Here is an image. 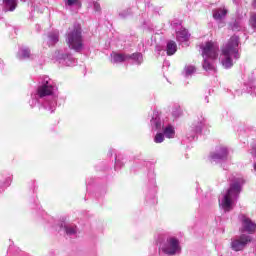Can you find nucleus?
Wrapping results in <instances>:
<instances>
[{
	"mask_svg": "<svg viewBox=\"0 0 256 256\" xmlns=\"http://www.w3.org/2000/svg\"><path fill=\"white\" fill-rule=\"evenodd\" d=\"M66 7H73V5H77L79 0H64Z\"/></svg>",
	"mask_w": 256,
	"mask_h": 256,
	"instance_id": "obj_27",
	"label": "nucleus"
},
{
	"mask_svg": "<svg viewBox=\"0 0 256 256\" xmlns=\"http://www.w3.org/2000/svg\"><path fill=\"white\" fill-rule=\"evenodd\" d=\"M245 181L243 178H236L230 185V188L220 195L219 205L225 213H229L232 211L235 206V201L239 197V193H241V187L243 186Z\"/></svg>",
	"mask_w": 256,
	"mask_h": 256,
	"instance_id": "obj_1",
	"label": "nucleus"
},
{
	"mask_svg": "<svg viewBox=\"0 0 256 256\" xmlns=\"http://www.w3.org/2000/svg\"><path fill=\"white\" fill-rule=\"evenodd\" d=\"M252 5L253 7H256V0L253 1Z\"/></svg>",
	"mask_w": 256,
	"mask_h": 256,
	"instance_id": "obj_32",
	"label": "nucleus"
},
{
	"mask_svg": "<svg viewBox=\"0 0 256 256\" xmlns=\"http://www.w3.org/2000/svg\"><path fill=\"white\" fill-rule=\"evenodd\" d=\"M253 238L247 234H242L236 238H234L231 242V249L233 251H243L245 247H247L248 243H251Z\"/></svg>",
	"mask_w": 256,
	"mask_h": 256,
	"instance_id": "obj_6",
	"label": "nucleus"
},
{
	"mask_svg": "<svg viewBox=\"0 0 256 256\" xmlns=\"http://www.w3.org/2000/svg\"><path fill=\"white\" fill-rule=\"evenodd\" d=\"M165 141V134L159 132L154 137V142L156 143H163Z\"/></svg>",
	"mask_w": 256,
	"mask_h": 256,
	"instance_id": "obj_24",
	"label": "nucleus"
},
{
	"mask_svg": "<svg viewBox=\"0 0 256 256\" xmlns=\"http://www.w3.org/2000/svg\"><path fill=\"white\" fill-rule=\"evenodd\" d=\"M93 7L97 13L101 12V5L98 2H94Z\"/></svg>",
	"mask_w": 256,
	"mask_h": 256,
	"instance_id": "obj_30",
	"label": "nucleus"
},
{
	"mask_svg": "<svg viewBox=\"0 0 256 256\" xmlns=\"http://www.w3.org/2000/svg\"><path fill=\"white\" fill-rule=\"evenodd\" d=\"M62 63L66 65V67H73L75 63H77V61L75 60V58H73V56L65 55L63 57Z\"/></svg>",
	"mask_w": 256,
	"mask_h": 256,
	"instance_id": "obj_21",
	"label": "nucleus"
},
{
	"mask_svg": "<svg viewBox=\"0 0 256 256\" xmlns=\"http://www.w3.org/2000/svg\"><path fill=\"white\" fill-rule=\"evenodd\" d=\"M6 11H15L17 9V0H3Z\"/></svg>",
	"mask_w": 256,
	"mask_h": 256,
	"instance_id": "obj_17",
	"label": "nucleus"
},
{
	"mask_svg": "<svg viewBox=\"0 0 256 256\" xmlns=\"http://www.w3.org/2000/svg\"><path fill=\"white\" fill-rule=\"evenodd\" d=\"M172 115H173L174 117H179V116L181 115V109L178 108L177 111H173V112H172Z\"/></svg>",
	"mask_w": 256,
	"mask_h": 256,
	"instance_id": "obj_31",
	"label": "nucleus"
},
{
	"mask_svg": "<svg viewBox=\"0 0 256 256\" xmlns=\"http://www.w3.org/2000/svg\"><path fill=\"white\" fill-rule=\"evenodd\" d=\"M161 251L166 255H178L181 253V244L177 238L170 237L162 244Z\"/></svg>",
	"mask_w": 256,
	"mask_h": 256,
	"instance_id": "obj_5",
	"label": "nucleus"
},
{
	"mask_svg": "<svg viewBox=\"0 0 256 256\" xmlns=\"http://www.w3.org/2000/svg\"><path fill=\"white\" fill-rule=\"evenodd\" d=\"M239 220L242 223V227L240 229L241 233H249V235H253V233H255L256 224L249 217H246L245 214H240Z\"/></svg>",
	"mask_w": 256,
	"mask_h": 256,
	"instance_id": "obj_7",
	"label": "nucleus"
},
{
	"mask_svg": "<svg viewBox=\"0 0 256 256\" xmlns=\"http://www.w3.org/2000/svg\"><path fill=\"white\" fill-rule=\"evenodd\" d=\"M16 57L19 61H27L31 58V49L25 46L19 48Z\"/></svg>",
	"mask_w": 256,
	"mask_h": 256,
	"instance_id": "obj_11",
	"label": "nucleus"
},
{
	"mask_svg": "<svg viewBox=\"0 0 256 256\" xmlns=\"http://www.w3.org/2000/svg\"><path fill=\"white\" fill-rule=\"evenodd\" d=\"M163 134L166 137V139H175V127L172 125H167L166 127H163Z\"/></svg>",
	"mask_w": 256,
	"mask_h": 256,
	"instance_id": "obj_16",
	"label": "nucleus"
},
{
	"mask_svg": "<svg viewBox=\"0 0 256 256\" xmlns=\"http://www.w3.org/2000/svg\"><path fill=\"white\" fill-rule=\"evenodd\" d=\"M203 129V121H197L192 124L191 133H188V139H195L197 133H201Z\"/></svg>",
	"mask_w": 256,
	"mask_h": 256,
	"instance_id": "obj_13",
	"label": "nucleus"
},
{
	"mask_svg": "<svg viewBox=\"0 0 256 256\" xmlns=\"http://www.w3.org/2000/svg\"><path fill=\"white\" fill-rule=\"evenodd\" d=\"M227 13H229V10H227V8H225L224 6L216 8L213 10V18L216 21H223V19L227 17Z\"/></svg>",
	"mask_w": 256,
	"mask_h": 256,
	"instance_id": "obj_10",
	"label": "nucleus"
},
{
	"mask_svg": "<svg viewBox=\"0 0 256 256\" xmlns=\"http://www.w3.org/2000/svg\"><path fill=\"white\" fill-rule=\"evenodd\" d=\"M129 59H132L136 65H141L143 63V54L142 53H134L129 55Z\"/></svg>",
	"mask_w": 256,
	"mask_h": 256,
	"instance_id": "obj_22",
	"label": "nucleus"
},
{
	"mask_svg": "<svg viewBox=\"0 0 256 256\" xmlns=\"http://www.w3.org/2000/svg\"><path fill=\"white\" fill-rule=\"evenodd\" d=\"M239 37L232 36L221 48L220 63L224 69L233 67V59H239Z\"/></svg>",
	"mask_w": 256,
	"mask_h": 256,
	"instance_id": "obj_2",
	"label": "nucleus"
},
{
	"mask_svg": "<svg viewBox=\"0 0 256 256\" xmlns=\"http://www.w3.org/2000/svg\"><path fill=\"white\" fill-rule=\"evenodd\" d=\"M53 85H40L37 89V95L40 97H47V95H53Z\"/></svg>",
	"mask_w": 256,
	"mask_h": 256,
	"instance_id": "obj_12",
	"label": "nucleus"
},
{
	"mask_svg": "<svg viewBox=\"0 0 256 256\" xmlns=\"http://www.w3.org/2000/svg\"><path fill=\"white\" fill-rule=\"evenodd\" d=\"M195 71H197L195 66H193V65L185 66L184 75H185V77H191V75H193L195 73Z\"/></svg>",
	"mask_w": 256,
	"mask_h": 256,
	"instance_id": "obj_23",
	"label": "nucleus"
},
{
	"mask_svg": "<svg viewBox=\"0 0 256 256\" xmlns=\"http://www.w3.org/2000/svg\"><path fill=\"white\" fill-rule=\"evenodd\" d=\"M230 27L232 31H241V22L234 21L232 24H230Z\"/></svg>",
	"mask_w": 256,
	"mask_h": 256,
	"instance_id": "obj_26",
	"label": "nucleus"
},
{
	"mask_svg": "<svg viewBox=\"0 0 256 256\" xmlns=\"http://www.w3.org/2000/svg\"><path fill=\"white\" fill-rule=\"evenodd\" d=\"M124 61H129V54H119L117 52L111 54V63H124Z\"/></svg>",
	"mask_w": 256,
	"mask_h": 256,
	"instance_id": "obj_14",
	"label": "nucleus"
},
{
	"mask_svg": "<svg viewBox=\"0 0 256 256\" xmlns=\"http://www.w3.org/2000/svg\"><path fill=\"white\" fill-rule=\"evenodd\" d=\"M167 55H175L177 53V44L174 41H169L166 46Z\"/></svg>",
	"mask_w": 256,
	"mask_h": 256,
	"instance_id": "obj_18",
	"label": "nucleus"
},
{
	"mask_svg": "<svg viewBox=\"0 0 256 256\" xmlns=\"http://www.w3.org/2000/svg\"><path fill=\"white\" fill-rule=\"evenodd\" d=\"M176 39L179 43L189 41V32L186 29H180L178 32H176Z\"/></svg>",
	"mask_w": 256,
	"mask_h": 256,
	"instance_id": "obj_15",
	"label": "nucleus"
},
{
	"mask_svg": "<svg viewBox=\"0 0 256 256\" xmlns=\"http://www.w3.org/2000/svg\"><path fill=\"white\" fill-rule=\"evenodd\" d=\"M250 25H251V27H253V29H256V13L251 15Z\"/></svg>",
	"mask_w": 256,
	"mask_h": 256,
	"instance_id": "obj_28",
	"label": "nucleus"
},
{
	"mask_svg": "<svg viewBox=\"0 0 256 256\" xmlns=\"http://www.w3.org/2000/svg\"><path fill=\"white\" fill-rule=\"evenodd\" d=\"M59 42V32L54 31V32H50L48 34V43L49 45H55V43Z\"/></svg>",
	"mask_w": 256,
	"mask_h": 256,
	"instance_id": "obj_20",
	"label": "nucleus"
},
{
	"mask_svg": "<svg viewBox=\"0 0 256 256\" xmlns=\"http://www.w3.org/2000/svg\"><path fill=\"white\" fill-rule=\"evenodd\" d=\"M229 155V152L227 150V148L225 147H221L220 149H218L216 152L212 153L210 155V159L214 162V163H219L221 161H227V157Z\"/></svg>",
	"mask_w": 256,
	"mask_h": 256,
	"instance_id": "obj_8",
	"label": "nucleus"
},
{
	"mask_svg": "<svg viewBox=\"0 0 256 256\" xmlns=\"http://www.w3.org/2000/svg\"><path fill=\"white\" fill-rule=\"evenodd\" d=\"M66 43L70 49L77 53L83 50V36L81 35V27L77 26L66 34Z\"/></svg>",
	"mask_w": 256,
	"mask_h": 256,
	"instance_id": "obj_4",
	"label": "nucleus"
},
{
	"mask_svg": "<svg viewBox=\"0 0 256 256\" xmlns=\"http://www.w3.org/2000/svg\"><path fill=\"white\" fill-rule=\"evenodd\" d=\"M61 227L65 230L66 235H75L77 233V228L74 226H70L67 223H62Z\"/></svg>",
	"mask_w": 256,
	"mask_h": 256,
	"instance_id": "obj_19",
	"label": "nucleus"
},
{
	"mask_svg": "<svg viewBox=\"0 0 256 256\" xmlns=\"http://www.w3.org/2000/svg\"><path fill=\"white\" fill-rule=\"evenodd\" d=\"M202 57L204 59L203 69L208 73H215L216 68L213 61L219 57V44L213 41H208L201 46Z\"/></svg>",
	"mask_w": 256,
	"mask_h": 256,
	"instance_id": "obj_3",
	"label": "nucleus"
},
{
	"mask_svg": "<svg viewBox=\"0 0 256 256\" xmlns=\"http://www.w3.org/2000/svg\"><path fill=\"white\" fill-rule=\"evenodd\" d=\"M48 105H49V111L51 112V113H53L55 110V107H56V105H57V101H52V102H48Z\"/></svg>",
	"mask_w": 256,
	"mask_h": 256,
	"instance_id": "obj_29",
	"label": "nucleus"
},
{
	"mask_svg": "<svg viewBox=\"0 0 256 256\" xmlns=\"http://www.w3.org/2000/svg\"><path fill=\"white\" fill-rule=\"evenodd\" d=\"M40 83H41V85H46V86H49V85H53L52 83H51V78H49V76H42L41 78H40Z\"/></svg>",
	"mask_w": 256,
	"mask_h": 256,
	"instance_id": "obj_25",
	"label": "nucleus"
},
{
	"mask_svg": "<svg viewBox=\"0 0 256 256\" xmlns=\"http://www.w3.org/2000/svg\"><path fill=\"white\" fill-rule=\"evenodd\" d=\"M150 125L152 129H155L156 131H161V129H163V124L161 123L159 112H153L152 119L150 120Z\"/></svg>",
	"mask_w": 256,
	"mask_h": 256,
	"instance_id": "obj_9",
	"label": "nucleus"
}]
</instances>
